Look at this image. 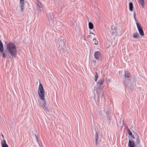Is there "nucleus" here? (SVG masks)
I'll return each instance as SVG.
<instances>
[{
    "label": "nucleus",
    "instance_id": "31",
    "mask_svg": "<svg viewBox=\"0 0 147 147\" xmlns=\"http://www.w3.org/2000/svg\"><path fill=\"white\" fill-rule=\"evenodd\" d=\"M1 136H2V137L4 138V136L3 135V134L2 133V134H1Z\"/></svg>",
    "mask_w": 147,
    "mask_h": 147
},
{
    "label": "nucleus",
    "instance_id": "13",
    "mask_svg": "<svg viewBox=\"0 0 147 147\" xmlns=\"http://www.w3.org/2000/svg\"><path fill=\"white\" fill-rule=\"evenodd\" d=\"M129 147H137V146L135 144V143L133 141L129 140L128 143Z\"/></svg>",
    "mask_w": 147,
    "mask_h": 147
},
{
    "label": "nucleus",
    "instance_id": "25",
    "mask_svg": "<svg viewBox=\"0 0 147 147\" xmlns=\"http://www.w3.org/2000/svg\"><path fill=\"white\" fill-rule=\"evenodd\" d=\"M136 13L135 11H134V20L135 21L136 23V22H137V21L136 19Z\"/></svg>",
    "mask_w": 147,
    "mask_h": 147
},
{
    "label": "nucleus",
    "instance_id": "38",
    "mask_svg": "<svg viewBox=\"0 0 147 147\" xmlns=\"http://www.w3.org/2000/svg\"><path fill=\"white\" fill-rule=\"evenodd\" d=\"M61 37H61V36H60V38L61 39Z\"/></svg>",
    "mask_w": 147,
    "mask_h": 147
},
{
    "label": "nucleus",
    "instance_id": "17",
    "mask_svg": "<svg viewBox=\"0 0 147 147\" xmlns=\"http://www.w3.org/2000/svg\"><path fill=\"white\" fill-rule=\"evenodd\" d=\"M3 44L0 40V52H3Z\"/></svg>",
    "mask_w": 147,
    "mask_h": 147
},
{
    "label": "nucleus",
    "instance_id": "16",
    "mask_svg": "<svg viewBox=\"0 0 147 147\" xmlns=\"http://www.w3.org/2000/svg\"><path fill=\"white\" fill-rule=\"evenodd\" d=\"M1 144L2 147H9L8 145L6 143V141L4 139L3 141L1 142Z\"/></svg>",
    "mask_w": 147,
    "mask_h": 147
},
{
    "label": "nucleus",
    "instance_id": "19",
    "mask_svg": "<svg viewBox=\"0 0 147 147\" xmlns=\"http://www.w3.org/2000/svg\"><path fill=\"white\" fill-rule=\"evenodd\" d=\"M98 72L97 71H96L95 72V76H94V80L96 82L98 78Z\"/></svg>",
    "mask_w": 147,
    "mask_h": 147
},
{
    "label": "nucleus",
    "instance_id": "29",
    "mask_svg": "<svg viewBox=\"0 0 147 147\" xmlns=\"http://www.w3.org/2000/svg\"><path fill=\"white\" fill-rule=\"evenodd\" d=\"M131 137L133 138L134 139L136 138L135 137H134V136L133 134H132V135H131Z\"/></svg>",
    "mask_w": 147,
    "mask_h": 147
},
{
    "label": "nucleus",
    "instance_id": "34",
    "mask_svg": "<svg viewBox=\"0 0 147 147\" xmlns=\"http://www.w3.org/2000/svg\"><path fill=\"white\" fill-rule=\"evenodd\" d=\"M137 147H142V146L140 145L139 146H137Z\"/></svg>",
    "mask_w": 147,
    "mask_h": 147
},
{
    "label": "nucleus",
    "instance_id": "14",
    "mask_svg": "<svg viewBox=\"0 0 147 147\" xmlns=\"http://www.w3.org/2000/svg\"><path fill=\"white\" fill-rule=\"evenodd\" d=\"M125 80H128V78H129L130 76V73L128 71H125Z\"/></svg>",
    "mask_w": 147,
    "mask_h": 147
},
{
    "label": "nucleus",
    "instance_id": "3",
    "mask_svg": "<svg viewBox=\"0 0 147 147\" xmlns=\"http://www.w3.org/2000/svg\"><path fill=\"white\" fill-rule=\"evenodd\" d=\"M66 40L63 39L62 40L59 41V50L61 52H65L67 51L66 45L65 44Z\"/></svg>",
    "mask_w": 147,
    "mask_h": 147
},
{
    "label": "nucleus",
    "instance_id": "37",
    "mask_svg": "<svg viewBox=\"0 0 147 147\" xmlns=\"http://www.w3.org/2000/svg\"><path fill=\"white\" fill-rule=\"evenodd\" d=\"M90 36H90V35H88V37H90Z\"/></svg>",
    "mask_w": 147,
    "mask_h": 147
},
{
    "label": "nucleus",
    "instance_id": "23",
    "mask_svg": "<svg viewBox=\"0 0 147 147\" xmlns=\"http://www.w3.org/2000/svg\"><path fill=\"white\" fill-rule=\"evenodd\" d=\"M36 4L40 8H42V4L39 1H37L36 2Z\"/></svg>",
    "mask_w": 147,
    "mask_h": 147
},
{
    "label": "nucleus",
    "instance_id": "15",
    "mask_svg": "<svg viewBox=\"0 0 147 147\" xmlns=\"http://www.w3.org/2000/svg\"><path fill=\"white\" fill-rule=\"evenodd\" d=\"M116 28H115L114 26H112L111 27V30L110 31L113 35L115 34L116 33Z\"/></svg>",
    "mask_w": 147,
    "mask_h": 147
},
{
    "label": "nucleus",
    "instance_id": "7",
    "mask_svg": "<svg viewBox=\"0 0 147 147\" xmlns=\"http://www.w3.org/2000/svg\"><path fill=\"white\" fill-rule=\"evenodd\" d=\"M101 54L99 52L96 51L94 53V57L96 59H100L101 58Z\"/></svg>",
    "mask_w": 147,
    "mask_h": 147
},
{
    "label": "nucleus",
    "instance_id": "24",
    "mask_svg": "<svg viewBox=\"0 0 147 147\" xmlns=\"http://www.w3.org/2000/svg\"><path fill=\"white\" fill-rule=\"evenodd\" d=\"M139 1L142 7H144V0H139Z\"/></svg>",
    "mask_w": 147,
    "mask_h": 147
},
{
    "label": "nucleus",
    "instance_id": "8",
    "mask_svg": "<svg viewBox=\"0 0 147 147\" xmlns=\"http://www.w3.org/2000/svg\"><path fill=\"white\" fill-rule=\"evenodd\" d=\"M100 136V132L98 131H96V134L95 136V139L96 140V145H98V141H99L98 137Z\"/></svg>",
    "mask_w": 147,
    "mask_h": 147
},
{
    "label": "nucleus",
    "instance_id": "20",
    "mask_svg": "<svg viewBox=\"0 0 147 147\" xmlns=\"http://www.w3.org/2000/svg\"><path fill=\"white\" fill-rule=\"evenodd\" d=\"M101 100L104 102H105V96H104V92H102V94Z\"/></svg>",
    "mask_w": 147,
    "mask_h": 147
},
{
    "label": "nucleus",
    "instance_id": "33",
    "mask_svg": "<svg viewBox=\"0 0 147 147\" xmlns=\"http://www.w3.org/2000/svg\"><path fill=\"white\" fill-rule=\"evenodd\" d=\"M36 140L38 139V137L37 136H36Z\"/></svg>",
    "mask_w": 147,
    "mask_h": 147
},
{
    "label": "nucleus",
    "instance_id": "9",
    "mask_svg": "<svg viewBox=\"0 0 147 147\" xmlns=\"http://www.w3.org/2000/svg\"><path fill=\"white\" fill-rule=\"evenodd\" d=\"M48 20L50 22H52L54 20V16L52 13H50L47 15Z\"/></svg>",
    "mask_w": 147,
    "mask_h": 147
},
{
    "label": "nucleus",
    "instance_id": "2",
    "mask_svg": "<svg viewBox=\"0 0 147 147\" xmlns=\"http://www.w3.org/2000/svg\"><path fill=\"white\" fill-rule=\"evenodd\" d=\"M7 49L10 55L13 57H15L16 54V47L12 42H9L7 46Z\"/></svg>",
    "mask_w": 147,
    "mask_h": 147
},
{
    "label": "nucleus",
    "instance_id": "10",
    "mask_svg": "<svg viewBox=\"0 0 147 147\" xmlns=\"http://www.w3.org/2000/svg\"><path fill=\"white\" fill-rule=\"evenodd\" d=\"M129 82V80H125L124 84L126 88H131Z\"/></svg>",
    "mask_w": 147,
    "mask_h": 147
},
{
    "label": "nucleus",
    "instance_id": "35",
    "mask_svg": "<svg viewBox=\"0 0 147 147\" xmlns=\"http://www.w3.org/2000/svg\"><path fill=\"white\" fill-rule=\"evenodd\" d=\"M94 40H96V39H95V38L93 39V40L94 41Z\"/></svg>",
    "mask_w": 147,
    "mask_h": 147
},
{
    "label": "nucleus",
    "instance_id": "27",
    "mask_svg": "<svg viewBox=\"0 0 147 147\" xmlns=\"http://www.w3.org/2000/svg\"><path fill=\"white\" fill-rule=\"evenodd\" d=\"M38 143V146L39 147H41L40 146V143H39V141L38 139H36V140Z\"/></svg>",
    "mask_w": 147,
    "mask_h": 147
},
{
    "label": "nucleus",
    "instance_id": "11",
    "mask_svg": "<svg viewBox=\"0 0 147 147\" xmlns=\"http://www.w3.org/2000/svg\"><path fill=\"white\" fill-rule=\"evenodd\" d=\"M135 138L136 140V144L137 146V145H139L140 144V140L139 138V137L138 136V135L136 133L135 134Z\"/></svg>",
    "mask_w": 147,
    "mask_h": 147
},
{
    "label": "nucleus",
    "instance_id": "36",
    "mask_svg": "<svg viewBox=\"0 0 147 147\" xmlns=\"http://www.w3.org/2000/svg\"><path fill=\"white\" fill-rule=\"evenodd\" d=\"M35 136L36 138V136H37L35 134Z\"/></svg>",
    "mask_w": 147,
    "mask_h": 147
},
{
    "label": "nucleus",
    "instance_id": "39",
    "mask_svg": "<svg viewBox=\"0 0 147 147\" xmlns=\"http://www.w3.org/2000/svg\"><path fill=\"white\" fill-rule=\"evenodd\" d=\"M95 45H96V44H97V43H95Z\"/></svg>",
    "mask_w": 147,
    "mask_h": 147
},
{
    "label": "nucleus",
    "instance_id": "32",
    "mask_svg": "<svg viewBox=\"0 0 147 147\" xmlns=\"http://www.w3.org/2000/svg\"><path fill=\"white\" fill-rule=\"evenodd\" d=\"M90 34H94V35H95V34H94V33H93V32H90Z\"/></svg>",
    "mask_w": 147,
    "mask_h": 147
},
{
    "label": "nucleus",
    "instance_id": "6",
    "mask_svg": "<svg viewBox=\"0 0 147 147\" xmlns=\"http://www.w3.org/2000/svg\"><path fill=\"white\" fill-rule=\"evenodd\" d=\"M106 116L107 117V120L109 122H111L112 119L111 117L112 115V114L111 113L110 110H109L107 111H106Z\"/></svg>",
    "mask_w": 147,
    "mask_h": 147
},
{
    "label": "nucleus",
    "instance_id": "4",
    "mask_svg": "<svg viewBox=\"0 0 147 147\" xmlns=\"http://www.w3.org/2000/svg\"><path fill=\"white\" fill-rule=\"evenodd\" d=\"M104 80L103 79H101L99 81H98L97 84V86L96 87V93L98 94V98H99L100 94L99 90L101 89L103 84L104 83Z\"/></svg>",
    "mask_w": 147,
    "mask_h": 147
},
{
    "label": "nucleus",
    "instance_id": "5",
    "mask_svg": "<svg viewBox=\"0 0 147 147\" xmlns=\"http://www.w3.org/2000/svg\"><path fill=\"white\" fill-rule=\"evenodd\" d=\"M136 24L140 34L142 36H144V31L140 24H139L138 22H136Z\"/></svg>",
    "mask_w": 147,
    "mask_h": 147
},
{
    "label": "nucleus",
    "instance_id": "30",
    "mask_svg": "<svg viewBox=\"0 0 147 147\" xmlns=\"http://www.w3.org/2000/svg\"><path fill=\"white\" fill-rule=\"evenodd\" d=\"M92 63H94V64H95V63L96 62V61L95 60H92Z\"/></svg>",
    "mask_w": 147,
    "mask_h": 147
},
{
    "label": "nucleus",
    "instance_id": "28",
    "mask_svg": "<svg viewBox=\"0 0 147 147\" xmlns=\"http://www.w3.org/2000/svg\"><path fill=\"white\" fill-rule=\"evenodd\" d=\"M2 56L3 58H5V54L4 53H2Z\"/></svg>",
    "mask_w": 147,
    "mask_h": 147
},
{
    "label": "nucleus",
    "instance_id": "22",
    "mask_svg": "<svg viewBox=\"0 0 147 147\" xmlns=\"http://www.w3.org/2000/svg\"><path fill=\"white\" fill-rule=\"evenodd\" d=\"M133 37L135 38L138 39L139 38V34L138 33H136L134 34L133 35Z\"/></svg>",
    "mask_w": 147,
    "mask_h": 147
},
{
    "label": "nucleus",
    "instance_id": "18",
    "mask_svg": "<svg viewBox=\"0 0 147 147\" xmlns=\"http://www.w3.org/2000/svg\"><path fill=\"white\" fill-rule=\"evenodd\" d=\"M133 3L131 2H130L129 3V9L130 11H132L133 10Z\"/></svg>",
    "mask_w": 147,
    "mask_h": 147
},
{
    "label": "nucleus",
    "instance_id": "1",
    "mask_svg": "<svg viewBox=\"0 0 147 147\" xmlns=\"http://www.w3.org/2000/svg\"><path fill=\"white\" fill-rule=\"evenodd\" d=\"M40 84L38 90V94L40 98L42 100H44L43 105L42 106V108L45 111L49 112V111L46 105V103L45 100V92L42 84L39 81Z\"/></svg>",
    "mask_w": 147,
    "mask_h": 147
},
{
    "label": "nucleus",
    "instance_id": "12",
    "mask_svg": "<svg viewBox=\"0 0 147 147\" xmlns=\"http://www.w3.org/2000/svg\"><path fill=\"white\" fill-rule=\"evenodd\" d=\"M20 6L21 8V11L22 12H23L24 6V0H20Z\"/></svg>",
    "mask_w": 147,
    "mask_h": 147
},
{
    "label": "nucleus",
    "instance_id": "26",
    "mask_svg": "<svg viewBox=\"0 0 147 147\" xmlns=\"http://www.w3.org/2000/svg\"><path fill=\"white\" fill-rule=\"evenodd\" d=\"M128 133L129 134L130 136H131L132 134L131 131L129 129H128Z\"/></svg>",
    "mask_w": 147,
    "mask_h": 147
},
{
    "label": "nucleus",
    "instance_id": "21",
    "mask_svg": "<svg viewBox=\"0 0 147 147\" xmlns=\"http://www.w3.org/2000/svg\"><path fill=\"white\" fill-rule=\"evenodd\" d=\"M88 26L89 28L90 29H92L93 28V24L90 22H89Z\"/></svg>",
    "mask_w": 147,
    "mask_h": 147
}]
</instances>
